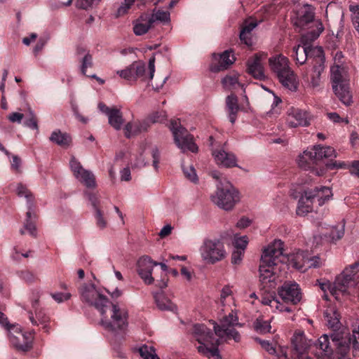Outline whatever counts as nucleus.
I'll return each mask as SVG.
<instances>
[{"instance_id": "1", "label": "nucleus", "mask_w": 359, "mask_h": 359, "mask_svg": "<svg viewBox=\"0 0 359 359\" xmlns=\"http://www.w3.org/2000/svg\"><path fill=\"white\" fill-rule=\"evenodd\" d=\"M215 333L205 325L196 324L193 326L192 334L199 345L197 349L199 353L210 356H219L218 346L223 341L233 339L238 342L241 339L236 327H241L238 317L236 311H231L224 316L219 325L213 323Z\"/></svg>"}, {"instance_id": "2", "label": "nucleus", "mask_w": 359, "mask_h": 359, "mask_svg": "<svg viewBox=\"0 0 359 359\" xmlns=\"http://www.w3.org/2000/svg\"><path fill=\"white\" fill-rule=\"evenodd\" d=\"M314 8L309 4H304L292 18L294 25L301 29L306 28V32L302 34L305 43L314 41L324 30L323 22L319 19H314Z\"/></svg>"}, {"instance_id": "3", "label": "nucleus", "mask_w": 359, "mask_h": 359, "mask_svg": "<svg viewBox=\"0 0 359 359\" xmlns=\"http://www.w3.org/2000/svg\"><path fill=\"white\" fill-rule=\"evenodd\" d=\"M155 61L156 58L154 55L149 60L147 71H146L145 63L138 60L133 62L123 69L116 71V74L130 83H135L138 79L142 82L149 83L154 78Z\"/></svg>"}, {"instance_id": "4", "label": "nucleus", "mask_w": 359, "mask_h": 359, "mask_svg": "<svg viewBox=\"0 0 359 359\" xmlns=\"http://www.w3.org/2000/svg\"><path fill=\"white\" fill-rule=\"evenodd\" d=\"M101 315V325L114 332H124L128 325V311L117 304H109Z\"/></svg>"}, {"instance_id": "5", "label": "nucleus", "mask_w": 359, "mask_h": 359, "mask_svg": "<svg viewBox=\"0 0 359 359\" xmlns=\"http://www.w3.org/2000/svg\"><path fill=\"white\" fill-rule=\"evenodd\" d=\"M330 339L336 349L343 353L346 351L348 345L340 333H333L329 337L327 334L322 335L316 344V352L315 353L318 359H331L333 354V348L330 344Z\"/></svg>"}, {"instance_id": "6", "label": "nucleus", "mask_w": 359, "mask_h": 359, "mask_svg": "<svg viewBox=\"0 0 359 359\" xmlns=\"http://www.w3.org/2000/svg\"><path fill=\"white\" fill-rule=\"evenodd\" d=\"M203 262L215 264L224 260L227 255L224 243L219 238H206L199 248Z\"/></svg>"}, {"instance_id": "7", "label": "nucleus", "mask_w": 359, "mask_h": 359, "mask_svg": "<svg viewBox=\"0 0 359 359\" xmlns=\"http://www.w3.org/2000/svg\"><path fill=\"white\" fill-rule=\"evenodd\" d=\"M81 301L90 306L95 308L100 313H103L104 308L110 304L107 297L97 288L93 283H83L79 288Z\"/></svg>"}, {"instance_id": "8", "label": "nucleus", "mask_w": 359, "mask_h": 359, "mask_svg": "<svg viewBox=\"0 0 359 359\" xmlns=\"http://www.w3.org/2000/svg\"><path fill=\"white\" fill-rule=\"evenodd\" d=\"M212 201L224 210H231L240 201L238 190L231 184L217 185V191L211 196Z\"/></svg>"}, {"instance_id": "9", "label": "nucleus", "mask_w": 359, "mask_h": 359, "mask_svg": "<svg viewBox=\"0 0 359 359\" xmlns=\"http://www.w3.org/2000/svg\"><path fill=\"white\" fill-rule=\"evenodd\" d=\"M169 128L173 135L174 142L182 152L190 151L197 152L198 147L194 141V137L184 128L178 119H172Z\"/></svg>"}, {"instance_id": "10", "label": "nucleus", "mask_w": 359, "mask_h": 359, "mask_svg": "<svg viewBox=\"0 0 359 359\" xmlns=\"http://www.w3.org/2000/svg\"><path fill=\"white\" fill-rule=\"evenodd\" d=\"M259 280L262 303L269 305V245L264 247L259 262Z\"/></svg>"}, {"instance_id": "11", "label": "nucleus", "mask_w": 359, "mask_h": 359, "mask_svg": "<svg viewBox=\"0 0 359 359\" xmlns=\"http://www.w3.org/2000/svg\"><path fill=\"white\" fill-rule=\"evenodd\" d=\"M285 251L284 243L281 240L275 239L271 243V278L278 272L286 271L287 255Z\"/></svg>"}, {"instance_id": "12", "label": "nucleus", "mask_w": 359, "mask_h": 359, "mask_svg": "<svg viewBox=\"0 0 359 359\" xmlns=\"http://www.w3.org/2000/svg\"><path fill=\"white\" fill-rule=\"evenodd\" d=\"M292 355L295 359H311L309 353L312 345L303 331H297L291 338Z\"/></svg>"}, {"instance_id": "13", "label": "nucleus", "mask_w": 359, "mask_h": 359, "mask_svg": "<svg viewBox=\"0 0 359 359\" xmlns=\"http://www.w3.org/2000/svg\"><path fill=\"white\" fill-rule=\"evenodd\" d=\"M8 329V337L11 344L18 350L27 351L32 347V336L31 334L23 333L20 327L13 325Z\"/></svg>"}, {"instance_id": "14", "label": "nucleus", "mask_w": 359, "mask_h": 359, "mask_svg": "<svg viewBox=\"0 0 359 359\" xmlns=\"http://www.w3.org/2000/svg\"><path fill=\"white\" fill-rule=\"evenodd\" d=\"M279 297L285 302H290L292 304H298L302 298L301 289L294 282H285L278 290Z\"/></svg>"}, {"instance_id": "15", "label": "nucleus", "mask_w": 359, "mask_h": 359, "mask_svg": "<svg viewBox=\"0 0 359 359\" xmlns=\"http://www.w3.org/2000/svg\"><path fill=\"white\" fill-rule=\"evenodd\" d=\"M359 272V262H355L346 267L337 276V285L340 287L341 294H345L350 285L355 283V276Z\"/></svg>"}, {"instance_id": "16", "label": "nucleus", "mask_w": 359, "mask_h": 359, "mask_svg": "<svg viewBox=\"0 0 359 359\" xmlns=\"http://www.w3.org/2000/svg\"><path fill=\"white\" fill-rule=\"evenodd\" d=\"M311 118L312 116L308 111L292 107L287 111V124L291 128L308 126Z\"/></svg>"}, {"instance_id": "17", "label": "nucleus", "mask_w": 359, "mask_h": 359, "mask_svg": "<svg viewBox=\"0 0 359 359\" xmlns=\"http://www.w3.org/2000/svg\"><path fill=\"white\" fill-rule=\"evenodd\" d=\"M158 262H154L149 256H142L137 262V273L145 284L151 285L154 278L152 276L153 268Z\"/></svg>"}, {"instance_id": "18", "label": "nucleus", "mask_w": 359, "mask_h": 359, "mask_svg": "<svg viewBox=\"0 0 359 359\" xmlns=\"http://www.w3.org/2000/svg\"><path fill=\"white\" fill-rule=\"evenodd\" d=\"M212 57L214 61L210 65V70L213 72L226 69L236 60L232 52L229 50H225L222 54L214 53Z\"/></svg>"}, {"instance_id": "19", "label": "nucleus", "mask_w": 359, "mask_h": 359, "mask_svg": "<svg viewBox=\"0 0 359 359\" xmlns=\"http://www.w3.org/2000/svg\"><path fill=\"white\" fill-rule=\"evenodd\" d=\"M38 299L32 302V310L28 311V317L33 325H41L45 332H48V323L49 318L44 313V312L38 308Z\"/></svg>"}, {"instance_id": "20", "label": "nucleus", "mask_w": 359, "mask_h": 359, "mask_svg": "<svg viewBox=\"0 0 359 359\" xmlns=\"http://www.w3.org/2000/svg\"><path fill=\"white\" fill-rule=\"evenodd\" d=\"M212 155L216 163L225 168H232L237 166V160L236 156L226 151L224 147L219 149H212Z\"/></svg>"}, {"instance_id": "21", "label": "nucleus", "mask_w": 359, "mask_h": 359, "mask_svg": "<svg viewBox=\"0 0 359 359\" xmlns=\"http://www.w3.org/2000/svg\"><path fill=\"white\" fill-rule=\"evenodd\" d=\"M279 82L286 89L295 92L299 86V80L294 72L290 69L278 76Z\"/></svg>"}, {"instance_id": "22", "label": "nucleus", "mask_w": 359, "mask_h": 359, "mask_svg": "<svg viewBox=\"0 0 359 359\" xmlns=\"http://www.w3.org/2000/svg\"><path fill=\"white\" fill-rule=\"evenodd\" d=\"M315 156L313 148H308L298 156L297 159L298 165L304 170L311 168L318 162Z\"/></svg>"}, {"instance_id": "23", "label": "nucleus", "mask_w": 359, "mask_h": 359, "mask_svg": "<svg viewBox=\"0 0 359 359\" xmlns=\"http://www.w3.org/2000/svg\"><path fill=\"white\" fill-rule=\"evenodd\" d=\"M288 59L283 55H277L271 59V70L277 76H280L290 70Z\"/></svg>"}, {"instance_id": "24", "label": "nucleus", "mask_w": 359, "mask_h": 359, "mask_svg": "<svg viewBox=\"0 0 359 359\" xmlns=\"http://www.w3.org/2000/svg\"><path fill=\"white\" fill-rule=\"evenodd\" d=\"M332 89L343 104L350 105L352 103V93L350 90L349 82L343 84H333Z\"/></svg>"}, {"instance_id": "25", "label": "nucleus", "mask_w": 359, "mask_h": 359, "mask_svg": "<svg viewBox=\"0 0 359 359\" xmlns=\"http://www.w3.org/2000/svg\"><path fill=\"white\" fill-rule=\"evenodd\" d=\"M331 80L333 84H343L349 82L347 71L341 64H334L331 67Z\"/></svg>"}, {"instance_id": "26", "label": "nucleus", "mask_w": 359, "mask_h": 359, "mask_svg": "<svg viewBox=\"0 0 359 359\" xmlns=\"http://www.w3.org/2000/svg\"><path fill=\"white\" fill-rule=\"evenodd\" d=\"M306 257L307 252L303 251H298L295 254L287 255V266L289 265L301 271H305Z\"/></svg>"}, {"instance_id": "27", "label": "nucleus", "mask_w": 359, "mask_h": 359, "mask_svg": "<svg viewBox=\"0 0 359 359\" xmlns=\"http://www.w3.org/2000/svg\"><path fill=\"white\" fill-rule=\"evenodd\" d=\"M312 197L313 195L311 191H304V194L301 196L298 203V206L297 208V215L300 216H304L307 213L311 212L313 203Z\"/></svg>"}, {"instance_id": "28", "label": "nucleus", "mask_w": 359, "mask_h": 359, "mask_svg": "<svg viewBox=\"0 0 359 359\" xmlns=\"http://www.w3.org/2000/svg\"><path fill=\"white\" fill-rule=\"evenodd\" d=\"M152 25L149 15H142L134 22L133 32L135 35L141 36L146 34Z\"/></svg>"}, {"instance_id": "29", "label": "nucleus", "mask_w": 359, "mask_h": 359, "mask_svg": "<svg viewBox=\"0 0 359 359\" xmlns=\"http://www.w3.org/2000/svg\"><path fill=\"white\" fill-rule=\"evenodd\" d=\"M313 41H309L307 43H304L303 41L302 37L301 38V45H298L293 48V57L296 62L300 65L304 64L307 58H309V44Z\"/></svg>"}, {"instance_id": "30", "label": "nucleus", "mask_w": 359, "mask_h": 359, "mask_svg": "<svg viewBox=\"0 0 359 359\" xmlns=\"http://www.w3.org/2000/svg\"><path fill=\"white\" fill-rule=\"evenodd\" d=\"M308 191H311L313 195L312 200L313 201L317 200L319 205H323L332 196L331 189L327 187H320V188Z\"/></svg>"}, {"instance_id": "31", "label": "nucleus", "mask_w": 359, "mask_h": 359, "mask_svg": "<svg viewBox=\"0 0 359 359\" xmlns=\"http://www.w3.org/2000/svg\"><path fill=\"white\" fill-rule=\"evenodd\" d=\"M50 140L61 147H67L72 142L71 136L67 133H62L60 130H54L50 137Z\"/></svg>"}, {"instance_id": "32", "label": "nucleus", "mask_w": 359, "mask_h": 359, "mask_svg": "<svg viewBox=\"0 0 359 359\" xmlns=\"http://www.w3.org/2000/svg\"><path fill=\"white\" fill-rule=\"evenodd\" d=\"M226 108L229 112V121L234 123L236 119L237 113L239 110L238 99L236 95H230L226 99Z\"/></svg>"}, {"instance_id": "33", "label": "nucleus", "mask_w": 359, "mask_h": 359, "mask_svg": "<svg viewBox=\"0 0 359 359\" xmlns=\"http://www.w3.org/2000/svg\"><path fill=\"white\" fill-rule=\"evenodd\" d=\"M319 285L320 289L324 292L323 297L326 300L328 299V295L326 293L327 290L332 296L335 297L336 299H338L339 295L341 294L340 292V287L337 285V278L333 283H330V281H324L319 283Z\"/></svg>"}, {"instance_id": "34", "label": "nucleus", "mask_w": 359, "mask_h": 359, "mask_svg": "<svg viewBox=\"0 0 359 359\" xmlns=\"http://www.w3.org/2000/svg\"><path fill=\"white\" fill-rule=\"evenodd\" d=\"M317 161L323 158H330L337 157L335 150L331 147H323L320 145H315L313 147Z\"/></svg>"}, {"instance_id": "35", "label": "nucleus", "mask_w": 359, "mask_h": 359, "mask_svg": "<svg viewBox=\"0 0 359 359\" xmlns=\"http://www.w3.org/2000/svg\"><path fill=\"white\" fill-rule=\"evenodd\" d=\"M108 120L109 125L116 130L121 128L124 121L121 111L115 107L109 114Z\"/></svg>"}, {"instance_id": "36", "label": "nucleus", "mask_w": 359, "mask_h": 359, "mask_svg": "<svg viewBox=\"0 0 359 359\" xmlns=\"http://www.w3.org/2000/svg\"><path fill=\"white\" fill-rule=\"evenodd\" d=\"M325 317L330 327L332 329L338 328L340 315L334 307L328 308L325 311Z\"/></svg>"}, {"instance_id": "37", "label": "nucleus", "mask_w": 359, "mask_h": 359, "mask_svg": "<svg viewBox=\"0 0 359 359\" xmlns=\"http://www.w3.org/2000/svg\"><path fill=\"white\" fill-rule=\"evenodd\" d=\"M75 178L88 188H94L96 186L95 175L88 170L85 169Z\"/></svg>"}, {"instance_id": "38", "label": "nucleus", "mask_w": 359, "mask_h": 359, "mask_svg": "<svg viewBox=\"0 0 359 359\" xmlns=\"http://www.w3.org/2000/svg\"><path fill=\"white\" fill-rule=\"evenodd\" d=\"M309 44V58L313 57V65L324 64L325 57L323 48L320 46H312Z\"/></svg>"}, {"instance_id": "39", "label": "nucleus", "mask_w": 359, "mask_h": 359, "mask_svg": "<svg viewBox=\"0 0 359 359\" xmlns=\"http://www.w3.org/2000/svg\"><path fill=\"white\" fill-rule=\"evenodd\" d=\"M248 70L256 79H262L264 77L263 69L258 59L248 61Z\"/></svg>"}, {"instance_id": "40", "label": "nucleus", "mask_w": 359, "mask_h": 359, "mask_svg": "<svg viewBox=\"0 0 359 359\" xmlns=\"http://www.w3.org/2000/svg\"><path fill=\"white\" fill-rule=\"evenodd\" d=\"M15 192L19 197H25L27 200L28 208L30 210L33 196L27 187L22 183H18L15 186Z\"/></svg>"}, {"instance_id": "41", "label": "nucleus", "mask_w": 359, "mask_h": 359, "mask_svg": "<svg viewBox=\"0 0 359 359\" xmlns=\"http://www.w3.org/2000/svg\"><path fill=\"white\" fill-rule=\"evenodd\" d=\"M344 235V225L343 224H338L337 226H332L329 233H325V236L329 237L332 241H337L341 239Z\"/></svg>"}, {"instance_id": "42", "label": "nucleus", "mask_w": 359, "mask_h": 359, "mask_svg": "<svg viewBox=\"0 0 359 359\" xmlns=\"http://www.w3.org/2000/svg\"><path fill=\"white\" fill-rule=\"evenodd\" d=\"M170 13L165 11L161 10H154L151 15H149V18L154 24L156 21H160L164 23H167L170 22Z\"/></svg>"}, {"instance_id": "43", "label": "nucleus", "mask_w": 359, "mask_h": 359, "mask_svg": "<svg viewBox=\"0 0 359 359\" xmlns=\"http://www.w3.org/2000/svg\"><path fill=\"white\" fill-rule=\"evenodd\" d=\"M139 352L144 359H160L152 346L143 345L139 348Z\"/></svg>"}, {"instance_id": "44", "label": "nucleus", "mask_w": 359, "mask_h": 359, "mask_svg": "<svg viewBox=\"0 0 359 359\" xmlns=\"http://www.w3.org/2000/svg\"><path fill=\"white\" fill-rule=\"evenodd\" d=\"M254 330L260 334L269 332V322L264 320L262 318H258L253 323Z\"/></svg>"}, {"instance_id": "45", "label": "nucleus", "mask_w": 359, "mask_h": 359, "mask_svg": "<svg viewBox=\"0 0 359 359\" xmlns=\"http://www.w3.org/2000/svg\"><path fill=\"white\" fill-rule=\"evenodd\" d=\"M324 64L313 65L311 79V83L313 87H317L320 85V76L321 73L324 71Z\"/></svg>"}, {"instance_id": "46", "label": "nucleus", "mask_w": 359, "mask_h": 359, "mask_svg": "<svg viewBox=\"0 0 359 359\" xmlns=\"http://www.w3.org/2000/svg\"><path fill=\"white\" fill-rule=\"evenodd\" d=\"M156 305L161 310H173L175 306L171 302L170 300L165 297L162 294L155 297Z\"/></svg>"}, {"instance_id": "47", "label": "nucleus", "mask_w": 359, "mask_h": 359, "mask_svg": "<svg viewBox=\"0 0 359 359\" xmlns=\"http://www.w3.org/2000/svg\"><path fill=\"white\" fill-rule=\"evenodd\" d=\"M248 242L249 240L247 236H239L238 234H236L233 243L234 250L240 251L243 250V252H245Z\"/></svg>"}, {"instance_id": "48", "label": "nucleus", "mask_w": 359, "mask_h": 359, "mask_svg": "<svg viewBox=\"0 0 359 359\" xmlns=\"http://www.w3.org/2000/svg\"><path fill=\"white\" fill-rule=\"evenodd\" d=\"M222 84L224 88L228 89H234L236 87L240 86L236 74L228 75L222 79Z\"/></svg>"}, {"instance_id": "49", "label": "nucleus", "mask_w": 359, "mask_h": 359, "mask_svg": "<svg viewBox=\"0 0 359 359\" xmlns=\"http://www.w3.org/2000/svg\"><path fill=\"white\" fill-rule=\"evenodd\" d=\"M306 260V270L309 268H319L324 264V260L320 259L318 256L310 257L308 252Z\"/></svg>"}, {"instance_id": "50", "label": "nucleus", "mask_w": 359, "mask_h": 359, "mask_svg": "<svg viewBox=\"0 0 359 359\" xmlns=\"http://www.w3.org/2000/svg\"><path fill=\"white\" fill-rule=\"evenodd\" d=\"M357 339H359V323L358 325H355V327L353 330L352 338L349 339V343L353 344L354 355L359 356V344Z\"/></svg>"}, {"instance_id": "51", "label": "nucleus", "mask_w": 359, "mask_h": 359, "mask_svg": "<svg viewBox=\"0 0 359 359\" xmlns=\"http://www.w3.org/2000/svg\"><path fill=\"white\" fill-rule=\"evenodd\" d=\"M182 170L184 176L187 180L194 183H196L198 182V176L196 175V170L193 165H189L187 167H186L185 165H182Z\"/></svg>"}, {"instance_id": "52", "label": "nucleus", "mask_w": 359, "mask_h": 359, "mask_svg": "<svg viewBox=\"0 0 359 359\" xmlns=\"http://www.w3.org/2000/svg\"><path fill=\"white\" fill-rule=\"evenodd\" d=\"M289 302H285L283 301V303H281L279 300H278L276 298H271V308L273 309L275 308L276 310L279 311L280 312H291L290 308L287 306V304Z\"/></svg>"}, {"instance_id": "53", "label": "nucleus", "mask_w": 359, "mask_h": 359, "mask_svg": "<svg viewBox=\"0 0 359 359\" xmlns=\"http://www.w3.org/2000/svg\"><path fill=\"white\" fill-rule=\"evenodd\" d=\"M233 301L232 297V291L229 286H225L222 288L220 294V302L222 306H225L227 302H232Z\"/></svg>"}, {"instance_id": "54", "label": "nucleus", "mask_w": 359, "mask_h": 359, "mask_svg": "<svg viewBox=\"0 0 359 359\" xmlns=\"http://www.w3.org/2000/svg\"><path fill=\"white\" fill-rule=\"evenodd\" d=\"M69 167L74 177L81 174V172L85 170L81 163L74 156H72L69 161Z\"/></svg>"}, {"instance_id": "55", "label": "nucleus", "mask_w": 359, "mask_h": 359, "mask_svg": "<svg viewBox=\"0 0 359 359\" xmlns=\"http://www.w3.org/2000/svg\"><path fill=\"white\" fill-rule=\"evenodd\" d=\"M24 125L32 130H39L37 119L36 118L34 112L29 109V117L24 121Z\"/></svg>"}, {"instance_id": "56", "label": "nucleus", "mask_w": 359, "mask_h": 359, "mask_svg": "<svg viewBox=\"0 0 359 359\" xmlns=\"http://www.w3.org/2000/svg\"><path fill=\"white\" fill-rule=\"evenodd\" d=\"M124 133L126 137L128 138L139 134L140 131L137 123H128L124 128Z\"/></svg>"}, {"instance_id": "57", "label": "nucleus", "mask_w": 359, "mask_h": 359, "mask_svg": "<svg viewBox=\"0 0 359 359\" xmlns=\"http://www.w3.org/2000/svg\"><path fill=\"white\" fill-rule=\"evenodd\" d=\"M136 0H124L118 8L116 16L120 17L126 14Z\"/></svg>"}, {"instance_id": "58", "label": "nucleus", "mask_w": 359, "mask_h": 359, "mask_svg": "<svg viewBox=\"0 0 359 359\" xmlns=\"http://www.w3.org/2000/svg\"><path fill=\"white\" fill-rule=\"evenodd\" d=\"M32 213L30 210L27 212V219L24 228L27 229L29 233L32 236H36V229L34 223L31 221Z\"/></svg>"}, {"instance_id": "59", "label": "nucleus", "mask_w": 359, "mask_h": 359, "mask_svg": "<svg viewBox=\"0 0 359 359\" xmlns=\"http://www.w3.org/2000/svg\"><path fill=\"white\" fill-rule=\"evenodd\" d=\"M245 252L243 250H233L231 257V263L234 266H240L242 264Z\"/></svg>"}, {"instance_id": "60", "label": "nucleus", "mask_w": 359, "mask_h": 359, "mask_svg": "<svg viewBox=\"0 0 359 359\" xmlns=\"http://www.w3.org/2000/svg\"><path fill=\"white\" fill-rule=\"evenodd\" d=\"M167 115L165 111H157L149 116V121L151 123H163L166 120Z\"/></svg>"}, {"instance_id": "61", "label": "nucleus", "mask_w": 359, "mask_h": 359, "mask_svg": "<svg viewBox=\"0 0 359 359\" xmlns=\"http://www.w3.org/2000/svg\"><path fill=\"white\" fill-rule=\"evenodd\" d=\"M50 296L56 302L62 303L69 300L72 294L69 292H53Z\"/></svg>"}, {"instance_id": "62", "label": "nucleus", "mask_w": 359, "mask_h": 359, "mask_svg": "<svg viewBox=\"0 0 359 359\" xmlns=\"http://www.w3.org/2000/svg\"><path fill=\"white\" fill-rule=\"evenodd\" d=\"M93 65V58L91 55L86 53L82 59L81 71L83 75L86 74V69Z\"/></svg>"}, {"instance_id": "63", "label": "nucleus", "mask_w": 359, "mask_h": 359, "mask_svg": "<svg viewBox=\"0 0 359 359\" xmlns=\"http://www.w3.org/2000/svg\"><path fill=\"white\" fill-rule=\"evenodd\" d=\"M257 26V22L255 20L252 18H249L245 20L242 25L241 29H245L246 32L249 33H252V31Z\"/></svg>"}, {"instance_id": "64", "label": "nucleus", "mask_w": 359, "mask_h": 359, "mask_svg": "<svg viewBox=\"0 0 359 359\" xmlns=\"http://www.w3.org/2000/svg\"><path fill=\"white\" fill-rule=\"evenodd\" d=\"M271 355H274L275 359H287L285 350L282 347H271Z\"/></svg>"}]
</instances>
